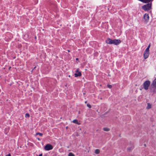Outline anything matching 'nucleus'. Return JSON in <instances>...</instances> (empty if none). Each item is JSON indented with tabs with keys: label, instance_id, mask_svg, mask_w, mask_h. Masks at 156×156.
<instances>
[{
	"label": "nucleus",
	"instance_id": "b1692460",
	"mask_svg": "<svg viewBox=\"0 0 156 156\" xmlns=\"http://www.w3.org/2000/svg\"><path fill=\"white\" fill-rule=\"evenodd\" d=\"M87 103V101H86L85 102V103Z\"/></svg>",
	"mask_w": 156,
	"mask_h": 156
},
{
	"label": "nucleus",
	"instance_id": "2eb2a0df",
	"mask_svg": "<svg viewBox=\"0 0 156 156\" xmlns=\"http://www.w3.org/2000/svg\"><path fill=\"white\" fill-rule=\"evenodd\" d=\"M39 135V136H41L43 135V134L41 133H37L36 134V135Z\"/></svg>",
	"mask_w": 156,
	"mask_h": 156
},
{
	"label": "nucleus",
	"instance_id": "bb28decb",
	"mask_svg": "<svg viewBox=\"0 0 156 156\" xmlns=\"http://www.w3.org/2000/svg\"><path fill=\"white\" fill-rule=\"evenodd\" d=\"M100 99L101 100L102 99V98H100Z\"/></svg>",
	"mask_w": 156,
	"mask_h": 156
},
{
	"label": "nucleus",
	"instance_id": "aec40b11",
	"mask_svg": "<svg viewBox=\"0 0 156 156\" xmlns=\"http://www.w3.org/2000/svg\"><path fill=\"white\" fill-rule=\"evenodd\" d=\"M5 130L7 131V132H8L9 131V129L8 128H6L5 129Z\"/></svg>",
	"mask_w": 156,
	"mask_h": 156
},
{
	"label": "nucleus",
	"instance_id": "a878e982",
	"mask_svg": "<svg viewBox=\"0 0 156 156\" xmlns=\"http://www.w3.org/2000/svg\"><path fill=\"white\" fill-rule=\"evenodd\" d=\"M128 150L129 151L130 150V149H129V148H128Z\"/></svg>",
	"mask_w": 156,
	"mask_h": 156
},
{
	"label": "nucleus",
	"instance_id": "ddd939ff",
	"mask_svg": "<svg viewBox=\"0 0 156 156\" xmlns=\"http://www.w3.org/2000/svg\"><path fill=\"white\" fill-rule=\"evenodd\" d=\"M103 129L104 131H108L110 130V129L109 128L106 127L104 128Z\"/></svg>",
	"mask_w": 156,
	"mask_h": 156
},
{
	"label": "nucleus",
	"instance_id": "5701e85b",
	"mask_svg": "<svg viewBox=\"0 0 156 156\" xmlns=\"http://www.w3.org/2000/svg\"><path fill=\"white\" fill-rule=\"evenodd\" d=\"M78 58H76V60H78Z\"/></svg>",
	"mask_w": 156,
	"mask_h": 156
},
{
	"label": "nucleus",
	"instance_id": "1a4fd4ad",
	"mask_svg": "<svg viewBox=\"0 0 156 156\" xmlns=\"http://www.w3.org/2000/svg\"><path fill=\"white\" fill-rule=\"evenodd\" d=\"M112 40L110 38H108L106 41V43L109 44H112Z\"/></svg>",
	"mask_w": 156,
	"mask_h": 156
},
{
	"label": "nucleus",
	"instance_id": "9d476101",
	"mask_svg": "<svg viewBox=\"0 0 156 156\" xmlns=\"http://www.w3.org/2000/svg\"><path fill=\"white\" fill-rule=\"evenodd\" d=\"M73 122L74 123H75L78 125H80V123L78 122V120L76 119H75L73 120Z\"/></svg>",
	"mask_w": 156,
	"mask_h": 156
},
{
	"label": "nucleus",
	"instance_id": "f8f14e48",
	"mask_svg": "<svg viewBox=\"0 0 156 156\" xmlns=\"http://www.w3.org/2000/svg\"><path fill=\"white\" fill-rule=\"evenodd\" d=\"M151 107V105L149 103H147V108L148 109H150Z\"/></svg>",
	"mask_w": 156,
	"mask_h": 156
},
{
	"label": "nucleus",
	"instance_id": "6ab92c4d",
	"mask_svg": "<svg viewBox=\"0 0 156 156\" xmlns=\"http://www.w3.org/2000/svg\"><path fill=\"white\" fill-rule=\"evenodd\" d=\"M108 87L109 88H111L112 87V86L111 85H108Z\"/></svg>",
	"mask_w": 156,
	"mask_h": 156
},
{
	"label": "nucleus",
	"instance_id": "39448f33",
	"mask_svg": "<svg viewBox=\"0 0 156 156\" xmlns=\"http://www.w3.org/2000/svg\"><path fill=\"white\" fill-rule=\"evenodd\" d=\"M53 149V146L50 144H47L44 147V149L46 151H49Z\"/></svg>",
	"mask_w": 156,
	"mask_h": 156
},
{
	"label": "nucleus",
	"instance_id": "412c9836",
	"mask_svg": "<svg viewBox=\"0 0 156 156\" xmlns=\"http://www.w3.org/2000/svg\"><path fill=\"white\" fill-rule=\"evenodd\" d=\"M6 156H11V155L10 154H8Z\"/></svg>",
	"mask_w": 156,
	"mask_h": 156
},
{
	"label": "nucleus",
	"instance_id": "f257e3e1",
	"mask_svg": "<svg viewBox=\"0 0 156 156\" xmlns=\"http://www.w3.org/2000/svg\"><path fill=\"white\" fill-rule=\"evenodd\" d=\"M151 85V87H150L151 92L154 93L156 92V78L152 82Z\"/></svg>",
	"mask_w": 156,
	"mask_h": 156
},
{
	"label": "nucleus",
	"instance_id": "9b49d317",
	"mask_svg": "<svg viewBox=\"0 0 156 156\" xmlns=\"http://www.w3.org/2000/svg\"><path fill=\"white\" fill-rule=\"evenodd\" d=\"M100 151L98 149H97L95 151V153L97 154H99L100 153Z\"/></svg>",
	"mask_w": 156,
	"mask_h": 156
},
{
	"label": "nucleus",
	"instance_id": "4468645a",
	"mask_svg": "<svg viewBox=\"0 0 156 156\" xmlns=\"http://www.w3.org/2000/svg\"><path fill=\"white\" fill-rule=\"evenodd\" d=\"M68 156H75L72 153L70 152L68 154Z\"/></svg>",
	"mask_w": 156,
	"mask_h": 156
},
{
	"label": "nucleus",
	"instance_id": "20e7f679",
	"mask_svg": "<svg viewBox=\"0 0 156 156\" xmlns=\"http://www.w3.org/2000/svg\"><path fill=\"white\" fill-rule=\"evenodd\" d=\"M149 51L147 49H146L144 53V57L145 59L147 58L149 56Z\"/></svg>",
	"mask_w": 156,
	"mask_h": 156
},
{
	"label": "nucleus",
	"instance_id": "7ed1b4c3",
	"mask_svg": "<svg viewBox=\"0 0 156 156\" xmlns=\"http://www.w3.org/2000/svg\"><path fill=\"white\" fill-rule=\"evenodd\" d=\"M151 82L149 80L146 81L143 84L144 88L147 90L148 89L150 85Z\"/></svg>",
	"mask_w": 156,
	"mask_h": 156
},
{
	"label": "nucleus",
	"instance_id": "6e6552de",
	"mask_svg": "<svg viewBox=\"0 0 156 156\" xmlns=\"http://www.w3.org/2000/svg\"><path fill=\"white\" fill-rule=\"evenodd\" d=\"M75 76L77 77L78 76H81V72L79 71V69H77L76 71V73L74 74Z\"/></svg>",
	"mask_w": 156,
	"mask_h": 156
},
{
	"label": "nucleus",
	"instance_id": "cd10ccee",
	"mask_svg": "<svg viewBox=\"0 0 156 156\" xmlns=\"http://www.w3.org/2000/svg\"><path fill=\"white\" fill-rule=\"evenodd\" d=\"M68 52H69V50H68Z\"/></svg>",
	"mask_w": 156,
	"mask_h": 156
},
{
	"label": "nucleus",
	"instance_id": "393cba45",
	"mask_svg": "<svg viewBox=\"0 0 156 156\" xmlns=\"http://www.w3.org/2000/svg\"><path fill=\"white\" fill-rule=\"evenodd\" d=\"M144 146H146V144H144Z\"/></svg>",
	"mask_w": 156,
	"mask_h": 156
},
{
	"label": "nucleus",
	"instance_id": "f03ea898",
	"mask_svg": "<svg viewBox=\"0 0 156 156\" xmlns=\"http://www.w3.org/2000/svg\"><path fill=\"white\" fill-rule=\"evenodd\" d=\"M151 4L148 3L142 7V8L145 11H148L151 9Z\"/></svg>",
	"mask_w": 156,
	"mask_h": 156
},
{
	"label": "nucleus",
	"instance_id": "dca6fc26",
	"mask_svg": "<svg viewBox=\"0 0 156 156\" xmlns=\"http://www.w3.org/2000/svg\"><path fill=\"white\" fill-rule=\"evenodd\" d=\"M30 116V115L28 113H26L25 114V117L26 118H28Z\"/></svg>",
	"mask_w": 156,
	"mask_h": 156
},
{
	"label": "nucleus",
	"instance_id": "a211bd4d",
	"mask_svg": "<svg viewBox=\"0 0 156 156\" xmlns=\"http://www.w3.org/2000/svg\"><path fill=\"white\" fill-rule=\"evenodd\" d=\"M87 106L89 107V108H91V106L89 104H87Z\"/></svg>",
	"mask_w": 156,
	"mask_h": 156
},
{
	"label": "nucleus",
	"instance_id": "423d86ee",
	"mask_svg": "<svg viewBox=\"0 0 156 156\" xmlns=\"http://www.w3.org/2000/svg\"><path fill=\"white\" fill-rule=\"evenodd\" d=\"M149 17L148 14H145L144 16V22L147 23L149 21Z\"/></svg>",
	"mask_w": 156,
	"mask_h": 156
},
{
	"label": "nucleus",
	"instance_id": "0eeeda50",
	"mask_svg": "<svg viewBox=\"0 0 156 156\" xmlns=\"http://www.w3.org/2000/svg\"><path fill=\"white\" fill-rule=\"evenodd\" d=\"M121 42V41L119 39H114L112 40V44L115 45H118Z\"/></svg>",
	"mask_w": 156,
	"mask_h": 156
},
{
	"label": "nucleus",
	"instance_id": "4be33fe9",
	"mask_svg": "<svg viewBox=\"0 0 156 156\" xmlns=\"http://www.w3.org/2000/svg\"><path fill=\"white\" fill-rule=\"evenodd\" d=\"M37 139L39 140H40V139H39V138H37Z\"/></svg>",
	"mask_w": 156,
	"mask_h": 156
},
{
	"label": "nucleus",
	"instance_id": "f3484780",
	"mask_svg": "<svg viewBox=\"0 0 156 156\" xmlns=\"http://www.w3.org/2000/svg\"><path fill=\"white\" fill-rule=\"evenodd\" d=\"M150 45H151V44H149V45H148L147 48L146 49H147L149 51V48H150Z\"/></svg>",
	"mask_w": 156,
	"mask_h": 156
}]
</instances>
